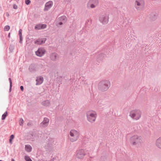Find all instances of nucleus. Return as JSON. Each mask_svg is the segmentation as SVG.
Instances as JSON below:
<instances>
[{"label": "nucleus", "instance_id": "obj_26", "mask_svg": "<svg viewBox=\"0 0 161 161\" xmlns=\"http://www.w3.org/2000/svg\"><path fill=\"white\" fill-rule=\"evenodd\" d=\"M25 3L26 4L28 5L30 3L31 1L30 0H25Z\"/></svg>", "mask_w": 161, "mask_h": 161}, {"label": "nucleus", "instance_id": "obj_17", "mask_svg": "<svg viewBox=\"0 0 161 161\" xmlns=\"http://www.w3.org/2000/svg\"><path fill=\"white\" fill-rule=\"evenodd\" d=\"M156 145L158 147L161 149V137H159L157 140Z\"/></svg>", "mask_w": 161, "mask_h": 161}, {"label": "nucleus", "instance_id": "obj_25", "mask_svg": "<svg viewBox=\"0 0 161 161\" xmlns=\"http://www.w3.org/2000/svg\"><path fill=\"white\" fill-rule=\"evenodd\" d=\"M22 30L21 29H20L19 31V37H20V42H21V36H22Z\"/></svg>", "mask_w": 161, "mask_h": 161}, {"label": "nucleus", "instance_id": "obj_15", "mask_svg": "<svg viewBox=\"0 0 161 161\" xmlns=\"http://www.w3.org/2000/svg\"><path fill=\"white\" fill-rule=\"evenodd\" d=\"M53 2L52 1H49L47 3L45 4V10H47L49 9L53 5Z\"/></svg>", "mask_w": 161, "mask_h": 161}, {"label": "nucleus", "instance_id": "obj_10", "mask_svg": "<svg viewBox=\"0 0 161 161\" xmlns=\"http://www.w3.org/2000/svg\"><path fill=\"white\" fill-rule=\"evenodd\" d=\"M100 20L103 24H106L108 22V17L107 16H102L100 18Z\"/></svg>", "mask_w": 161, "mask_h": 161}, {"label": "nucleus", "instance_id": "obj_3", "mask_svg": "<svg viewBox=\"0 0 161 161\" xmlns=\"http://www.w3.org/2000/svg\"><path fill=\"white\" fill-rule=\"evenodd\" d=\"M79 136V132L75 130H71L69 132V139L72 142L76 141L78 139Z\"/></svg>", "mask_w": 161, "mask_h": 161}, {"label": "nucleus", "instance_id": "obj_7", "mask_svg": "<svg viewBox=\"0 0 161 161\" xmlns=\"http://www.w3.org/2000/svg\"><path fill=\"white\" fill-rule=\"evenodd\" d=\"M98 3L97 0H90L87 4L88 7H90L92 8H95Z\"/></svg>", "mask_w": 161, "mask_h": 161}, {"label": "nucleus", "instance_id": "obj_16", "mask_svg": "<svg viewBox=\"0 0 161 161\" xmlns=\"http://www.w3.org/2000/svg\"><path fill=\"white\" fill-rule=\"evenodd\" d=\"M49 121V119L47 118H44L43 121L41 123V125L42 127H45L47 125Z\"/></svg>", "mask_w": 161, "mask_h": 161}, {"label": "nucleus", "instance_id": "obj_22", "mask_svg": "<svg viewBox=\"0 0 161 161\" xmlns=\"http://www.w3.org/2000/svg\"><path fill=\"white\" fill-rule=\"evenodd\" d=\"M8 113L7 112H5L2 116V119L3 120L5 119Z\"/></svg>", "mask_w": 161, "mask_h": 161}, {"label": "nucleus", "instance_id": "obj_6", "mask_svg": "<svg viewBox=\"0 0 161 161\" xmlns=\"http://www.w3.org/2000/svg\"><path fill=\"white\" fill-rule=\"evenodd\" d=\"M144 5V0H136L135 5L136 8L137 10H140L143 8Z\"/></svg>", "mask_w": 161, "mask_h": 161}, {"label": "nucleus", "instance_id": "obj_12", "mask_svg": "<svg viewBox=\"0 0 161 161\" xmlns=\"http://www.w3.org/2000/svg\"><path fill=\"white\" fill-rule=\"evenodd\" d=\"M85 155V153L83 150L79 151L77 154V156L78 158H83Z\"/></svg>", "mask_w": 161, "mask_h": 161}, {"label": "nucleus", "instance_id": "obj_14", "mask_svg": "<svg viewBox=\"0 0 161 161\" xmlns=\"http://www.w3.org/2000/svg\"><path fill=\"white\" fill-rule=\"evenodd\" d=\"M43 81V78L41 76L37 77L36 79V85H40L42 83Z\"/></svg>", "mask_w": 161, "mask_h": 161}, {"label": "nucleus", "instance_id": "obj_34", "mask_svg": "<svg viewBox=\"0 0 161 161\" xmlns=\"http://www.w3.org/2000/svg\"><path fill=\"white\" fill-rule=\"evenodd\" d=\"M0 161H2L1 160H0Z\"/></svg>", "mask_w": 161, "mask_h": 161}, {"label": "nucleus", "instance_id": "obj_24", "mask_svg": "<svg viewBox=\"0 0 161 161\" xmlns=\"http://www.w3.org/2000/svg\"><path fill=\"white\" fill-rule=\"evenodd\" d=\"M10 29V27L8 25L6 26L4 28V30L5 31H8Z\"/></svg>", "mask_w": 161, "mask_h": 161}, {"label": "nucleus", "instance_id": "obj_27", "mask_svg": "<svg viewBox=\"0 0 161 161\" xmlns=\"http://www.w3.org/2000/svg\"><path fill=\"white\" fill-rule=\"evenodd\" d=\"M9 82H10V86L11 87L12 82V80H11V79L10 78H9Z\"/></svg>", "mask_w": 161, "mask_h": 161}, {"label": "nucleus", "instance_id": "obj_33", "mask_svg": "<svg viewBox=\"0 0 161 161\" xmlns=\"http://www.w3.org/2000/svg\"><path fill=\"white\" fill-rule=\"evenodd\" d=\"M7 15H9V14H8V13H7Z\"/></svg>", "mask_w": 161, "mask_h": 161}, {"label": "nucleus", "instance_id": "obj_8", "mask_svg": "<svg viewBox=\"0 0 161 161\" xmlns=\"http://www.w3.org/2000/svg\"><path fill=\"white\" fill-rule=\"evenodd\" d=\"M45 52L44 48H40L36 52V54L37 56L41 57L44 54Z\"/></svg>", "mask_w": 161, "mask_h": 161}, {"label": "nucleus", "instance_id": "obj_21", "mask_svg": "<svg viewBox=\"0 0 161 161\" xmlns=\"http://www.w3.org/2000/svg\"><path fill=\"white\" fill-rule=\"evenodd\" d=\"M14 138V136L13 135H11L10 137V139L9 140V143L11 144H12L13 143V140Z\"/></svg>", "mask_w": 161, "mask_h": 161}, {"label": "nucleus", "instance_id": "obj_29", "mask_svg": "<svg viewBox=\"0 0 161 161\" xmlns=\"http://www.w3.org/2000/svg\"><path fill=\"white\" fill-rule=\"evenodd\" d=\"M23 119H21L20 120V125H22L23 124Z\"/></svg>", "mask_w": 161, "mask_h": 161}, {"label": "nucleus", "instance_id": "obj_19", "mask_svg": "<svg viewBox=\"0 0 161 161\" xmlns=\"http://www.w3.org/2000/svg\"><path fill=\"white\" fill-rule=\"evenodd\" d=\"M42 104L44 106H49L50 104V103L49 101L46 100L44 101H43L42 103Z\"/></svg>", "mask_w": 161, "mask_h": 161}, {"label": "nucleus", "instance_id": "obj_5", "mask_svg": "<svg viewBox=\"0 0 161 161\" xmlns=\"http://www.w3.org/2000/svg\"><path fill=\"white\" fill-rule=\"evenodd\" d=\"M110 86V82L108 80L101 81L99 84L100 89L103 91L107 90Z\"/></svg>", "mask_w": 161, "mask_h": 161}, {"label": "nucleus", "instance_id": "obj_23", "mask_svg": "<svg viewBox=\"0 0 161 161\" xmlns=\"http://www.w3.org/2000/svg\"><path fill=\"white\" fill-rule=\"evenodd\" d=\"M25 158L26 161H32L30 158L27 156H25Z\"/></svg>", "mask_w": 161, "mask_h": 161}, {"label": "nucleus", "instance_id": "obj_28", "mask_svg": "<svg viewBox=\"0 0 161 161\" xmlns=\"http://www.w3.org/2000/svg\"><path fill=\"white\" fill-rule=\"evenodd\" d=\"M13 8L14 9H16L17 8V6L16 4H14L13 5Z\"/></svg>", "mask_w": 161, "mask_h": 161}, {"label": "nucleus", "instance_id": "obj_11", "mask_svg": "<svg viewBox=\"0 0 161 161\" xmlns=\"http://www.w3.org/2000/svg\"><path fill=\"white\" fill-rule=\"evenodd\" d=\"M46 40L45 38L39 39L35 41V44L37 45H41L45 43Z\"/></svg>", "mask_w": 161, "mask_h": 161}, {"label": "nucleus", "instance_id": "obj_20", "mask_svg": "<svg viewBox=\"0 0 161 161\" xmlns=\"http://www.w3.org/2000/svg\"><path fill=\"white\" fill-rule=\"evenodd\" d=\"M25 150L28 152H30L31 151L32 147L30 145H27L25 147Z\"/></svg>", "mask_w": 161, "mask_h": 161}, {"label": "nucleus", "instance_id": "obj_18", "mask_svg": "<svg viewBox=\"0 0 161 161\" xmlns=\"http://www.w3.org/2000/svg\"><path fill=\"white\" fill-rule=\"evenodd\" d=\"M57 57V54L55 53H53L51 55L50 58L51 60L54 61L56 59Z\"/></svg>", "mask_w": 161, "mask_h": 161}, {"label": "nucleus", "instance_id": "obj_9", "mask_svg": "<svg viewBox=\"0 0 161 161\" xmlns=\"http://www.w3.org/2000/svg\"><path fill=\"white\" fill-rule=\"evenodd\" d=\"M66 20V18L65 16H62L58 19V21L57 22V25L59 26L62 25L63 23H64Z\"/></svg>", "mask_w": 161, "mask_h": 161}, {"label": "nucleus", "instance_id": "obj_4", "mask_svg": "<svg viewBox=\"0 0 161 161\" xmlns=\"http://www.w3.org/2000/svg\"><path fill=\"white\" fill-rule=\"evenodd\" d=\"M130 115L134 119L138 120L141 117V112L138 110H133L130 112Z\"/></svg>", "mask_w": 161, "mask_h": 161}, {"label": "nucleus", "instance_id": "obj_13", "mask_svg": "<svg viewBox=\"0 0 161 161\" xmlns=\"http://www.w3.org/2000/svg\"><path fill=\"white\" fill-rule=\"evenodd\" d=\"M46 27L47 25L45 24H38L35 26V28L36 30H39L44 29Z\"/></svg>", "mask_w": 161, "mask_h": 161}, {"label": "nucleus", "instance_id": "obj_2", "mask_svg": "<svg viewBox=\"0 0 161 161\" xmlns=\"http://www.w3.org/2000/svg\"><path fill=\"white\" fill-rule=\"evenodd\" d=\"M97 114L96 112L93 111H90L87 112L86 117L88 120L90 122H94L96 119Z\"/></svg>", "mask_w": 161, "mask_h": 161}, {"label": "nucleus", "instance_id": "obj_1", "mask_svg": "<svg viewBox=\"0 0 161 161\" xmlns=\"http://www.w3.org/2000/svg\"><path fill=\"white\" fill-rule=\"evenodd\" d=\"M130 142L132 145L139 147L142 143L143 140L140 136L136 135L130 138Z\"/></svg>", "mask_w": 161, "mask_h": 161}, {"label": "nucleus", "instance_id": "obj_30", "mask_svg": "<svg viewBox=\"0 0 161 161\" xmlns=\"http://www.w3.org/2000/svg\"><path fill=\"white\" fill-rule=\"evenodd\" d=\"M20 88L22 91H23L24 90L23 87L22 86H21L20 87Z\"/></svg>", "mask_w": 161, "mask_h": 161}, {"label": "nucleus", "instance_id": "obj_32", "mask_svg": "<svg viewBox=\"0 0 161 161\" xmlns=\"http://www.w3.org/2000/svg\"><path fill=\"white\" fill-rule=\"evenodd\" d=\"M11 161H14V159L12 158L11 159Z\"/></svg>", "mask_w": 161, "mask_h": 161}, {"label": "nucleus", "instance_id": "obj_31", "mask_svg": "<svg viewBox=\"0 0 161 161\" xmlns=\"http://www.w3.org/2000/svg\"><path fill=\"white\" fill-rule=\"evenodd\" d=\"M8 37H10V33H9L8 35Z\"/></svg>", "mask_w": 161, "mask_h": 161}]
</instances>
